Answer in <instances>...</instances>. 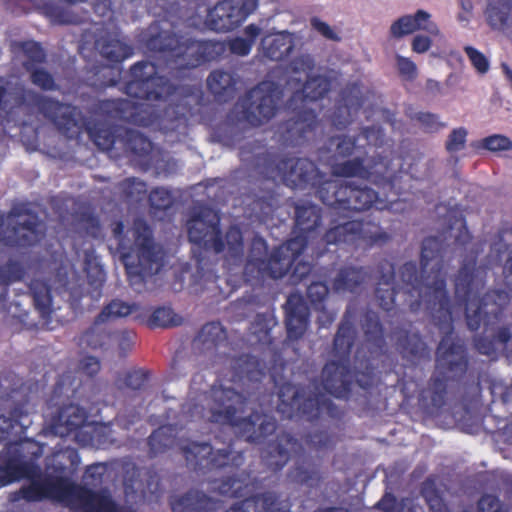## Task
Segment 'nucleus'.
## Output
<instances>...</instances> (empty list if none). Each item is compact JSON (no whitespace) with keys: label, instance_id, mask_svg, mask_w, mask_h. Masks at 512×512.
<instances>
[{"label":"nucleus","instance_id":"obj_64","mask_svg":"<svg viewBox=\"0 0 512 512\" xmlns=\"http://www.w3.org/2000/svg\"><path fill=\"white\" fill-rule=\"evenodd\" d=\"M407 500V498H403L401 501H398L394 494L385 492L375 507L382 512H402Z\"/></svg>","mask_w":512,"mask_h":512},{"label":"nucleus","instance_id":"obj_38","mask_svg":"<svg viewBox=\"0 0 512 512\" xmlns=\"http://www.w3.org/2000/svg\"><path fill=\"white\" fill-rule=\"evenodd\" d=\"M27 271L25 262L22 259L9 258L8 261L0 266V304L5 307L9 286L21 281Z\"/></svg>","mask_w":512,"mask_h":512},{"label":"nucleus","instance_id":"obj_48","mask_svg":"<svg viewBox=\"0 0 512 512\" xmlns=\"http://www.w3.org/2000/svg\"><path fill=\"white\" fill-rule=\"evenodd\" d=\"M150 328H167L178 326L182 323V318L174 313L170 307L156 308L146 321Z\"/></svg>","mask_w":512,"mask_h":512},{"label":"nucleus","instance_id":"obj_35","mask_svg":"<svg viewBox=\"0 0 512 512\" xmlns=\"http://www.w3.org/2000/svg\"><path fill=\"white\" fill-rule=\"evenodd\" d=\"M86 410L78 404L70 403L60 407L53 417V426L61 434H70L85 425Z\"/></svg>","mask_w":512,"mask_h":512},{"label":"nucleus","instance_id":"obj_10","mask_svg":"<svg viewBox=\"0 0 512 512\" xmlns=\"http://www.w3.org/2000/svg\"><path fill=\"white\" fill-rule=\"evenodd\" d=\"M124 225L118 222L113 233L119 239L118 249L121 252L122 262L125 266L130 286L141 292L146 285L148 277L158 274L164 267L165 253L163 248L156 244L153 232L147 222L136 219L132 227L133 244L127 247L121 239Z\"/></svg>","mask_w":512,"mask_h":512},{"label":"nucleus","instance_id":"obj_23","mask_svg":"<svg viewBox=\"0 0 512 512\" xmlns=\"http://www.w3.org/2000/svg\"><path fill=\"white\" fill-rule=\"evenodd\" d=\"M491 335H477L473 339L475 349L482 355L497 358L501 351L512 363V325L503 324L491 329Z\"/></svg>","mask_w":512,"mask_h":512},{"label":"nucleus","instance_id":"obj_61","mask_svg":"<svg viewBox=\"0 0 512 512\" xmlns=\"http://www.w3.org/2000/svg\"><path fill=\"white\" fill-rule=\"evenodd\" d=\"M509 7L503 5L499 7L493 3H489L486 9L487 20L491 27L502 28L507 24Z\"/></svg>","mask_w":512,"mask_h":512},{"label":"nucleus","instance_id":"obj_8","mask_svg":"<svg viewBox=\"0 0 512 512\" xmlns=\"http://www.w3.org/2000/svg\"><path fill=\"white\" fill-rule=\"evenodd\" d=\"M45 118L49 119L57 130L68 139H77L86 132L94 144L101 150H110L115 144L113 124L119 119L109 116V110L98 108L89 117L76 106L59 102L57 98H31Z\"/></svg>","mask_w":512,"mask_h":512},{"label":"nucleus","instance_id":"obj_55","mask_svg":"<svg viewBox=\"0 0 512 512\" xmlns=\"http://www.w3.org/2000/svg\"><path fill=\"white\" fill-rule=\"evenodd\" d=\"M76 376L68 371L63 373L55 383L53 394L54 396H61L65 394L67 397H75L76 392L81 384V380L76 384Z\"/></svg>","mask_w":512,"mask_h":512},{"label":"nucleus","instance_id":"obj_54","mask_svg":"<svg viewBox=\"0 0 512 512\" xmlns=\"http://www.w3.org/2000/svg\"><path fill=\"white\" fill-rule=\"evenodd\" d=\"M19 302H12L5 307H2L0 304V309L7 310L8 314L11 315V318L14 322V325L20 324V330H34L38 328V323L34 321H29V313L25 309H19Z\"/></svg>","mask_w":512,"mask_h":512},{"label":"nucleus","instance_id":"obj_30","mask_svg":"<svg viewBox=\"0 0 512 512\" xmlns=\"http://www.w3.org/2000/svg\"><path fill=\"white\" fill-rule=\"evenodd\" d=\"M95 48L109 63L117 64L133 55V48L119 38L117 33L106 32L95 40Z\"/></svg>","mask_w":512,"mask_h":512},{"label":"nucleus","instance_id":"obj_20","mask_svg":"<svg viewBox=\"0 0 512 512\" xmlns=\"http://www.w3.org/2000/svg\"><path fill=\"white\" fill-rule=\"evenodd\" d=\"M140 310L137 303H127L120 299H113L105 305L96 316L94 323L80 337L81 345L96 349H104L110 345L115 332L108 330L103 324L111 319L127 317Z\"/></svg>","mask_w":512,"mask_h":512},{"label":"nucleus","instance_id":"obj_43","mask_svg":"<svg viewBox=\"0 0 512 512\" xmlns=\"http://www.w3.org/2000/svg\"><path fill=\"white\" fill-rule=\"evenodd\" d=\"M222 3L237 28L256 10L259 0H223Z\"/></svg>","mask_w":512,"mask_h":512},{"label":"nucleus","instance_id":"obj_27","mask_svg":"<svg viewBox=\"0 0 512 512\" xmlns=\"http://www.w3.org/2000/svg\"><path fill=\"white\" fill-rule=\"evenodd\" d=\"M377 270L379 278L375 288V297L383 310L390 311L395 304L396 294L399 292L394 285L395 267L392 262L383 259L378 263Z\"/></svg>","mask_w":512,"mask_h":512},{"label":"nucleus","instance_id":"obj_40","mask_svg":"<svg viewBox=\"0 0 512 512\" xmlns=\"http://www.w3.org/2000/svg\"><path fill=\"white\" fill-rule=\"evenodd\" d=\"M176 429L172 425H162L148 437L149 453L151 456L164 453L174 446Z\"/></svg>","mask_w":512,"mask_h":512},{"label":"nucleus","instance_id":"obj_63","mask_svg":"<svg viewBox=\"0 0 512 512\" xmlns=\"http://www.w3.org/2000/svg\"><path fill=\"white\" fill-rule=\"evenodd\" d=\"M480 146L492 152L507 151L512 148V141L504 135L494 134L482 139Z\"/></svg>","mask_w":512,"mask_h":512},{"label":"nucleus","instance_id":"obj_51","mask_svg":"<svg viewBox=\"0 0 512 512\" xmlns=\"http://www.w3.org/2000/svg\"><path fill=\"white\" fill-rule=\"evenodd\" d=\"M331 88L330 80L322 75L308 77L301 93L295 92L292 96H327Z\"/></svg>","mask_w":512,"mask_h":512},{"label":"nucleus","instance_id":"obj_6","mask_svg":"<svg viewBox=\"0 0 512 512\" xmlns=\"http://www.w3.org/2000/svg\"><path fill=\"white\" fill-rule=\"evenodd\" d=\"M166 26L167 21L151 23L144 37V46L148 51L167 59L169 74L173 78H184L192 69L218 60L226 52L225 42L197 40Z\"/></svg>","mask_w":512,"mask_h":512},{"label":"nucleus","instance_id":"obj_29","mask_svg":"<svg viewBox=\"0 0 512 512\" xmlns=\"http://www.w3.org/2000/svg\"><path fill=\"white\" fill-rule=\"evenodd\" d=\"M172 512H215L220 502L204 492L191 489L170 501Z\"/></svg>","mask_w":512,"mask_h":512},{"label":"nucleus","instance_id":"obj_62","mask_svg":"<svg viewBox=\"0 0 512 512\" xmlns=\"http://www.w3.org/2000/svg\"><path fill=\"white\" fill-rule=\"evenodd\" d=\"M244 96H282V91L274 80L264 79L246 92Z\"/></svg>","mask_w":512,"mask_h":512},{"label":"nucleus","instance_id":"obj_2","mask_svg":"<svg viewBox=\"0 0 512 512\" xmlns=\"http://www.w3.org/2000/svg\"><path fill=\"white\" fill-rule=\"evenodd\" d=\"M229 364L232 381L240 390L214 384L207 408L208 421L232 428L249 443H263L277 429L275 417L257 410L248 416L243 414L250 403H260L262 381L266 377L265 363L250 354H242L229 359Z\"/></svg>","mask_w":512,"mask_h":512},{"label":"nucleus","instance_id":"obj_11","mask_svg":"<svg viewBox=\"0 0 512 512\" xmlns=\"http://www.w3.org/2000/svg\"><path fill=\"white\" fill-rule=\"evenodd\" d=\"M309 235L299 232L270 252L267 241L255 235L250 243L244 275L250 279H282L308 246Z\"/></svg>","mask_w":512,"mask_h":512},{"label":"nucleus","instance_id":"obj_25","mask_svg":"<svg viewBox=\"0 0 512 512\" xmlns=\"http://www.w3.org/2000/svg\"><path fill=\"white\" fill-rule=\"evenodd\" d=\"M395 347L403 360L412 365L419 364L428 357L429 348L419 332H412L404 328L393 331Z\"/></svg>","mask_w":512,"mask_h":512},{"label":"nucleus","instance_id":"obj_28","mask_svg":"<svg viewBox=\"0 0 512 512\" xmlns=\"http://www.w3.org/2000/svg\"><path fill=\"white\" fill-rule=\"evenodd\" d=\"M361 328L372 355L381 356L387 352L385 329L377 312L367 310L361 317Z\"/></svg>","mask_w":512,"mask_h":512},{"label":"nucleus","instance_id":"obj_33","mask_svg":"<svg viewBox=\"0 0 512 512\" xmlns=\"http://www.w3.org/2000/svg\"><path fill=\"white\" fill-rule=\"evenodd\" d=\"M262 54L272 61H282L290 56L295 44L291 34L287 31L268 34L261 39Z\"/></svg>","mask_w":512,"mask_h":512},{"label":"nucleus","instance_id":"obj_3","mask_svg":"<svg viewBox=\"0 0 512 512\" xmlns=\"http://www.w3.org/2000/svg\"><path fill=\"white\" fill-rule=\"evenodd\" d=\"M360 367L363 370L355 367L353 371L350 363L331 360L322 369L321 383L317 378L300 387L288 381L282 383L277 393L278 412L284 418L297 417L308 422H315L324 417L340 418V409L322 391V388L339 399L349 398L354 382L362 389H369L374 384L375 366L370 359H366L360 363Z\"/></svg>","mask_w":512,"mask_h":512},{"label":"nucleus","instance_id":"obj_12","mask_svg":"<svg viewBox=\"0 0 512 512\" xmlns=\"http://www.w3.org/2000/svg\"><path fill=\"white\" fill-rule=\"evenodd\" d=\"M303 455L302 443L290 433L282 432L277 434L274 441L268 443L262 452V460L269 470L278 472L288 463L291 456L302 457L289 471V479L293 483L309 488L318 487L323 479L319 465Z\"/></svg>","mask_w":512,"mask_h":512},{"label":"nucleus","instance_id":"obj_49","mask_svg":"<svg viewBox=\"0 0 512 512\" xmlns=\"http://www.w3.org/2000/svg\"><path fill=\"white\" fill-rule=\"evenodd\" d=\"M83 504L88 512H121L117 504L108 496L97 494L91 490H86Z\"/></svg>","mask_w":512,"mask_h":512},{"label":"nucleus","instance_id":"obj_4","mask_svg":"<svg viewBox=\"0 0 512 512\" xmlns=\"http://www.w3.org/2000/svg\"><path fill=\"white\" fill-rule=\"evenodd\" d=\"M169 98H103L102 107L109 110V116L122 122L140 127L160 126L166 120L170 129L176 130L189 120L212 125L218 119V107L229 98H192L194 107L187 100L176 98L173 104L162 105Z\"/></svg>","mask_w":512,"mask_h":512},{"label":"nucleus","instance_id":"obj_15","mask_svg":"<svg viewBox=\"0 0 512 512\" xmlns=\"http://www.w3.org/2000/svg\"><path fill=\"white\" fill-rule=\"evenodd\" d=\"M324 100L331 104L332 98H288L286 105L293 109V116L278 126L281 140L292 146L302 144L318 127V117Z\"/></svg>","mask_w":512,"mask_h":512},{"label":"nucleus","instance_id":"obj_60","mask_svg":"<svg viewBox=\"0 0 512 512\" xmlns=\"http://www.w3.org/2000/svg\"><path fill=\"white\" fill-rule=\"evenodd\" d=\"M150 207L154 210L165 211L173 204L171 193L165 188L153 189L148 196Z\"/></svg>","mask_w":512,"mask_h":512},{"label":"nucleus","instance_id":"obj_42","mask_svg":"<svg viewBox=\"0 0 512 512\" xmlns=\"http://www.w3.org/2000/svg\"><path fill=\"white\" fill-rule=\"evenodd\" d=\"M352 98H335L333 103V111L323 113L322 119L328 120L333 127L338 130L345 129L352 122L351 107L348 100Z\"/></svg>","mask_w":512,"mask_h":512},{"label":"nucleus","instance_id":"obj_32","mask_svg":"<svg viewBox=\"0 0 512 512\" xmlns=\"http://www.w3.org/2000/svg\"><path fill=\"white\" fill-rule=\"evenodd\" d=\"M356 340V329L351 321L349 311H346L333 339L332 354L337 361L350 363V354Z\"/></svg>","mask_w":512,"mask_h":512},{"label":"nucleus","instance_id":"obj_7","mask_svg":"<svg viewBox=\"0 0 512 512\" xmlns=\"http://www.w3.org/2000/svg\"><path fill=\"white\" fill-rule=\"evenodd\" d=\"M476 257L462 263L454 278V294L457 302L465 306L466 323L475 332L484 323L485 331L494 322H500L510 294L501 289L484 293L487 271L477 267Z\"/></svg>","mask_w":512,"mask_h":512},{"label":"nucleus","instance_id":"obj_58","mask_svg":"<svg viewBox=\"0 0 512 512\" xmlns=\"http://www.w3.org/2000/svg\"><path fill=\"white\" fill-rule=\"evenodd\" d=\"M30 74V80L33 85L43 91H54L57 89L56 81L53 75L44 68H35L28 71Z\"/></svg>","mask_w":512,"mask_h":512},{"label":"nucleus","instance_id":"obj_53","mask_svg":"<svg viewBox=\"0 0 512 512\" xmlns=\"http://www.w3.org/2000/svg\"><path fill=\"white\" fill-rule=\"evenodd\" d=\"M150 373L144 369H133L127 371L123 378L117 379L119 388H128L131 390H141L149 380Z\"/></svg>","mask_w":512,"mask_h":512},{"label":"nucleus","instance_id":"obj_59","mask_svg":"<svg viewBox=\"0 0 512 512\" xmlns=\"http://www.w3.org/2000/svg\"><path fill=\"white\" fill-rule=\"evenodd\" d=\"M307 298L313 308H319L325 304L329 295V287L326 282L314 281L307 287Z\"/></svg>","mask_w":512,"mask_h":512},{"label":"nucleus","instance_id":"obj_14","mask_svg":"<svg viewBox=\"0 0 512 512\" xmlns=\"http://www.w3.org/2000/svg\"><path fill=\"white\" fill-rule=\"evenodd\" d=\"M391 240V234L379 222L371 219H354L344 223L331 222L320 242L327 250L330 245L341 248L370 250L382 247Z\"/></svg>","mask_w":512,"mask_h":512},{"label":"nucleus","instance_id":"obj_47","mask_svg":"<svg viewBox=\"0 0 512 512\" xmlns=\"http://www.w3.org/2000/svg\"><path fill=\"white\" fill-rule=\"evenodd\" d=\"M20 47L25 57L23 67L27 72L46 62V52L40 43L29 40L22 42Z\"/></svg>","mask_w":512,"mask_h":512},{"label":"nucleus","instance_id":"obj_22","mask_svg":"<svg viewBox=\"0 0 512 512\" xmlns=\"http://www.w3.org/2000/svg\"><path fill=\"white\" fill-rule=\"evenodd\" d=\"M129 75L126 96H163L168 79L158 74V68L153 62L143 60L133 64ZM166 93V96H170L169 89Z\"/></svg>","mask_w":512,"mask_h":512},{"label":"nucleus","instance_id":"obj_18","mask_svg":"<svg viewBox=\"0 0 512 512\" xmlns=\"http://www.w3.org/2000/svg\"><path fill=\"white\" fill-rule=\"evenodd\" d=\"M283 98H238L226 115L228 126L246 129L268 123L278 112Z\"/></svg>","mask_w":512,"mask_h":512},{"label":"nucleus","instance_id":"obj_57","mask_svg":"<svg viewBox=\"0 0 512 512\" xmlns=\"http://www.w3.org/2000/svg\"><path fill=\"white\" fill-rule=\"evenodd\" d=\"M20 498L28 502H36L46 498V478L44 480H32L29 485L23 486L19 491Z\"/></svg>","mask_w":512,"mask_h":512},{"label":"nucleus","instance_id":"obj_5","mask_svg":"<svg viewBox=\"0 0 512 512\" xmlns=\"http://www.w3.org/2000/svg\"><path fill=\"white\" fill-rule=\"evenodd\" d=\"M275 170L276 175L287 186L294 189H312L324 205L335 210L365 211L378 199V193L367 186L327 179L326 174L307 158H279L275 161Z\"/></svg>","mask_w":512,"mask_h":512},{"label":"nucleus","instance_id":"obj_46","mask_svg":"<svg viewBox=\"0 0 512 512\" xmlns=\"http://www.w3.org/2000/svg\"><path fill=\"white\" fill-rule=\"evenodd\" d=\"M206 21L209 28L217 32H228L236 29L222 1L208 11Z\"/></svg>","mask_w":512,"mask_h":512},{"label":"nucleus","instance_id":"obj_17","mask_svg":"<svg viewBox=\"0 0 512 512\" xmlns=\"http://www.w3.org/2000/svg\"><path fill=\"white\" fill-rule=\"evenodd\" d=\"M187 464L196 472L230 468L231 472L245 462L243 452L233 451L231 447L214 450L208 442L190 441L181 447Z\"/></svg>","mask_w":512,"mask_h":512},{"label":"nucleus","instance_id":"obj_19","mask_svg":"<svg viewBox=\"0 0 512 512\" xmlns=\"http://www.w3.org/2000/svg\"><path fill=\"white\" fill-rule=\"evenodd\" d=\"M222 494L241 498L243 500L233 504L225 512H290L289 500L279 501L276 493L266 491L264 493L247 496L243 491L242 481L234 476L228 477L219 486Z\"/></svg>","mask_w":512,"mask_h":512},{"label":"nucleus","instance_id":"obj_34","mask_svg":"<svg viewBox=\"0 0 512 512\" xmlns=\"http://www.w3.org/2000/svg\"><path fill=\"white\" fill-rule=\"evenodd\" d=\"M370 277L366 267L348 265L342 267L332 281V288L335 292L355 293Z\"/></svg>","mask_w":512,"mask_h":512},{"label":"nucleus","instance_id":"obj_37","mask_svg":"<svg viewBox=\"0 0 512 512\" xmlns=\"http://www.w3.org/2000/svg\"><path fill=\"white\" fill-rule=\"evenodd\" d=\"M29 291L35 309L42 319V325L48 326L53 313L51 289L49 285L41 280H33L29 284Z\"/></svg>","mask_w":512,"mask_h":512},{"label":"nucleus","instance_id":"obj_16","mask_svg":"<svg viewBox=\"0 0 512 512\" xmlns=\"http://www.w3.org/2000/svg\"><path fill=\"white\" fill-rule=\"evenodd\" d=\"M43 228L37 212L27 204H18L8 213V223L0 231V241L9 247H30L41 239Z\"/></svg>","mask_w":512,"mask_h":512},{"label":"nucleus","instance_id":"obj_44","mask_svg":"<svg viewBox=\"0 0 512 512\" xmlns=\"http://www.w3.org/2000/svg\"><path fill=\"white\" fill-rule=\"evenodd\" d=\"M420 494L431 512H450L437 488L435 480L427 478L421 485Z\"/></svg>","mask_w":512,"mask_h":512},{"label":"nucleus","instance_id":"obj_50","mask_svg":"<svg viewBox=\"0 0 512 512\" xmlns=\"http://www.w3.org/2000/svg\"><path fill=\"white\" fill-rule=\"evenodd\" d=\"M118 188L123 197L130 202H140L147 194V185L144 181L130 177L126 178L118 184Z\"/></svg>","mask_w":512,"mask_h":512},{"label":"nucleus","instance_id":"obj_41","mask_svg":"<svg viewBox=\"0 0 512 512\" xmlns=\"http://www.w3.org/2000/svg\"><path fill=\"white\" fill-rule=\"evenodd\" d=\"M196 340H198L204 348H218L227 340V333L220 322H209L202 326Z\"/></svg>","mask_w":512,"mask_h":512},{"label":"nucleus","instance_id":"obj_21","mask_svg":"<svg viewBox=\"0 0 512 512\" xmlns=\"http://www.w3.org/2000/svg\"><path fill=\"white\" fill-rule=\"evenodd\" d=\"M334 173L341 177H359L383 187H394L397 172L390 169L385 157L371 160L367 165L364 159L356 157L334 166Z\"/></svg>","mask_w":512,"mask_h":512},{"label":"nucleus","instance_id":"obj_24","mask_svg":"<svg viewBox=\"0 0 512 512\" xmlns=\"http://www.w3.org/2000/svg\"><path fill=\"white\" fill-rule=\"evenodd\" d=\"M285 325L287 337L290 340L300 339L307 330L309 324V307L304 297L299 293L288 296L284 305Z\"/></svg>","mask_w":512,"mask_h":512},{"label":"nucleus","instance_id":"obj_39","mask_svg":"<svg viewBox=\"0 0 512 512\" xmlns=\"http://www.w3.org/2000/svg\"><path fill=\"white\" fill-rule=\"evenodd\" d=\"M322 221V210L319 206L306 203L295 206V228L308 234L315 231Z\"/></svg>","mask_w":512,"mask_h":512},{"label":"nucleus","instance_id":"obj_31","mask_svg":"<svg viewBox=\"0 0 512 512\" xmlns=\"http://www.w3.org/2000/svg\"><path fill=\"white\" fill-rule=\"evenodd\" d=\"M87 489L75 484L67 477L56 476L46 478V498L62 503L83 500Z\"/></svg>","mask_w":512,"mask_h":512},{"label":"nucleus","instance_id":"obj_56","mask_svg":"<svg viewBox=\"0 0 512 512\" xmlns=\"http://www.w3.org/2000/svg\"><path fill=\"white\" fill-rule=\"evenodd\" d=\"M44 11L53 24L67 25L78 23L77 17L73 13L58 5H46Z\"/></svg>","mask_w":512,"mask_h":512},{"label":"nucleus","instance_id":"obj_9","mask_svg":"<svg viewBox=\"0 0 512 512\" xmlns=\"http://www.w3.org/2000/svg\"><path fill=\"white\" fill-rule=\"evenodd\" d=\"M190 243L199 249L223 254L225 261L232 265L242 263L244 239L237 225H230L225 234L221 230V217L212 207L201 204L195 206L186 222Z\"/></svg>","mask_w":512,"mask_h":512},{"label":"nucleus","instance_id":"obj_52","mask_svg":"<svg viewBox=\"0 0 512 512\" xmlns=\"http://www.w3.org/2000/svg\"><path fill=\"white\" fill-rule=\"evenodd\" d=\"M126 146L127 149L137 156H146L152 148L151 141L135 130L126 131Z\"/></svg>","mask_w":512,"mask_h":512},{"label":"nucleus","instance_id":"obj_1","mask_svg":"<svg viewBox=\"0 0 512 512\" xmlns=\"http://www.w3.org/2000/svg\"><path fill=\"white\" fill-rule=\"evenodd\" d=\"M444 243L436 236L422 241L420 271L414 261L404 263L400 270L399 291L414 300L408 305L411 312L422 306L433 324L444 333L435 350L434 370L427 383V394L435 408L446 401L448 388L461 384L470 368V355L465 343L454 337L452 306L444 270Z\"/></svg>","mask_w":512,"mask_h":512},{"label":"nucleus","instance_id":"obj_36","mask_svg":"<svg viewBox=\"0 0 512 512\" xmlns=\"http://www.w3.org/2000/svg\"><path fill=\"white\" fill-rule=\"evenodd\" d=\"M206 83L212 96H234L239 78L232 71L215 69L209 73Z\"/></svg>","mask_w":512,"mask_h":512},{"label":"nucleus","instance_id":"obj_26","mask_svg":"<svg viewBox=\"0 0 512 512\" xmlns=\"http://www.w3.org/2000/svg\"><path fill=\"white\" fill-rule=\"evenodd\" d=\"M420 30L433 36L439 34L437 24L431 20V14L422 9L417 10L413 15H404L394 21L390 27V34L393 38L400 39Z\"/></svg>","mask_w":512,"mask_h":512},{"label":"nucleus","instance_id":"obj_13","mask_svg":"<svg viewBox=\"0 0 512 512\" xmlns=\"http://www.w3.org/2000/svg\"><path fill=\"white\" fill-rule=\"evenodd\" d=\"M27 416V412L21 406L14 407L8 417L0 415V441L5 442L2 452L5 466L0 465V488L12 482L13 473L30 476V472L33 471L40 474L38 467L24 461L26 456L23 447L31 443L27 437H23L27 425L22 420Z\"/></svg>","mask_w":512,"mask_h":512},{"label":"nucleus","instance_id":"obj_45","mask_svg":"<svg viewBox=\"0 0 512 512\" xmlns=\"http://www.w3.org/2000/svg\"><path fill=\"white\" fill-rule=\"evenodd\" d=\"M206 21L209 28L217 32H228L236 29L222 1L208 11Z\"/></svg>","mask_w":512,"mask_h":512}]
</instances>
